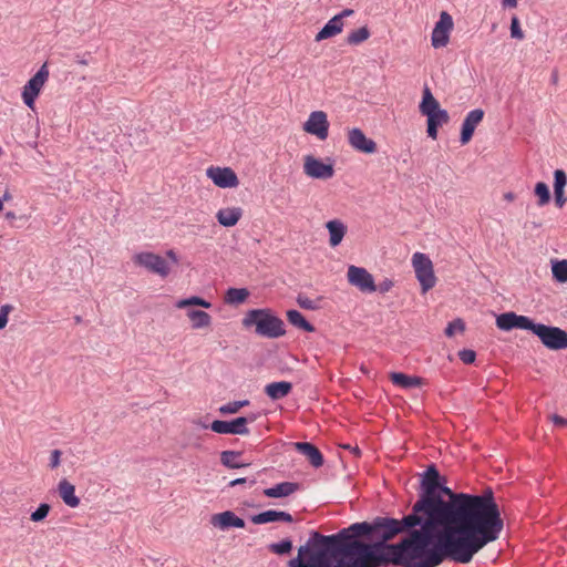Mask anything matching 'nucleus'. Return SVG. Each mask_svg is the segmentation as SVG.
I'll list each match as a JSON object with an SVG mask.
<instances>
[{"instance_id": "obj_43", "label": "nucleus", "mask_w": 567, "mask_h": 567, "mask_svg": "<svg viewBox=\"0 0 567 567\" xmlns=\"http://www.w3.org/2000/svg\"><path fill=\"white\" fill-rule=\"evenodd\" d=\"M51 509V506L48 503H42L39 507L31 513L30 519L34 523L42 522L47 518Z\"/></svg>"}, {"instance_id": "obj_42", "label": "nucleus", "mask_w": 567, "mask_h": 567, "mask_svg": "<svg viewBox=\"0 0 567 567\" xmlns=\"http://www.w3.org/2000/svg\"><path fill=\"white\" fill-rule=\"evenodd\" d=\"M270 551L277 555L289 554L292 549V542L289 538H285L279 543H272L269 545Z\"/></svg>"}, {"instance_id": "obj_51", "label": "nucleus", "mask_w": 567, "mask_h": 567, "mask_svg": "<svg viewBox=\"0 0 567 567\" xmlns=\"http://www.w3.org/2000/svg\"><path fill=\"white\" fill-rule=\"evenodd\" d=\"M60 457H61L60 450H53L51 452L50 464H49L51 468H55L60 465Z\"/></svg>"}, {"instance_id": "obj_58", "label": "nucleus", "mask_w": 567, "mask_h": 567, "mask_svg": "<svg viewBox=\"0 0 567 567\" xmlns=\"http://www.w3.org/2000/svg\"><path fill=\"white\" fill-rule=\"evenodd\" d=\"M167 257L171 258L172 260V264H177V258H176V255L173 250H168L167 251Z\"/></svg>"}, {"instance_id": "obj_25", "label": "nucleus", "mask_w": 567, "mask_h": 567, "mask_svg": "<svg viewBox=\"0 0 567 567\" xmlns=\"http://www.w3.org/2000/svg\"><path fill=\"white\" fill-rule=\"evenodd\" d=\"M326 227L329 231L330 246L337 247L340 245L347 233V226L339 219H332L326 224Z\"/></svg>"}, {"instance_id": "obj_39", "label": "nucleus", "mask_w": 567, "mask_h": 567, "mask_svg": "<svg viewBox=\"0 0 567 567\" xmlns=\"http://www.w3.org/2000/svg\"><path fill=\"white\" fill-rule=\"evenodd\" d=\"M535 195L538 197V205L544 206L549 203L550 200V192L549 187L544 182H538L535 185Z\"/></svg>"}, {"instance_id": "obj_22", "label": "nucleus", "mask_w": 567, "mask_h": 567, "mask_svg": "<svg viewBox=\"0 0 567 567\" xmlns=\"http://www.w3.org/2000/svg\"><path fill=\"white\" fill-rule=\"evenodd\" d=\"M300 489V484L296 482H281L272 487H268L264 491L265 496L270 498L287 497L295 492Z\"/></svg>"}, {"instance_id": "obj_36", "label": "nucleus", "mask_w": 567, "mask_h": 567, "mask_svg": "<svg viewBox=\"0 0 567 567\" xmlns=\"http://www.w3.org/2000/svg\"><path fill=\"white\" fill-rule=\"evenodd\" d=\"M550 262H551L553 278L558 282H566L567 281V259H563V260L553 259Z\"/></svg>"}, {"instance_id": "obj_16", "label": "nucleus", "mask_w": 567, "mask_h": 567, "mask_svg": "<svg viewBox=\"0 0 567 567\" xmlns=\"http://www.w3.org/2000/svg\"><path fill=\"white\" fill-rule=\"evenodd\" d=\"M412 265L420 284H432L434 280L433 264L425 254L415 252L412 256Z\"/></svg>"}, {"instance_id": "obj_35", "label": "nucleus", "mask_w": 567, "mask_h": 567, "mask_svg": "<svg viewBox=\"0 0 567 567\" xmlns=\"http://www.w3.org/2000/svg\"><path fill=\"white\" fill-rule=\"evenodd\" d=\"M249 296V291L246 288H229L226 291L225 300L229 305L243 303Z\"/></svg>"}, {"instance_id": "obj_14", "label": "nucleus", "mask_w": 567, "mask_h": 567, "mask_svg": "<svg viewBox=\"0 0 567 567\" xmlns=\"http://www.w3.org/2000/svg\"><path fill=\"white\" fill-rule=\"evenodd\" d=\"M303 130L319 140L324 141L329 134V122L323 111H313L303 124Z\"/></svg>"}, {"instance_id": "obj_29", "label": "nucleus", "mask_w": 567, "mask_h": 567, "mask_svg": "<svg viewBox=\"0 0 567 567\" xmlns=\"http://www.w3.org/2000/svg\"><path fill=\"white\" fill-rule=\"evenodd\" d=\"M347 278L349 284H374L373 276L362 267L349 266Z\"/></svg>"}, {"instance_id": "obj_63", "label": "nucleus", "mask_w": 567, "mask_h": 567, "mask_svg": "<svg viewBox=\"0 0 567 567\" xmlns=\"http://www.w3.org/2000/svg\"><path fill=\"white\" fill-rule=\"evenodd\" d=\"M247 417H248V423H251V422L256 421V419H257V414L252 413V414H250V415H249V416H247Z\"/></svg>"}, {"instance_id": "obj_37", "label": "nucleus", "mask_w": 567, "mask_h": 567, "mask_svg": "<svg viewBox=\"0 0 567 567\" xmlns=\"http://www.w3.org/2000/svg\"><path fill=\"white\" fill-rule=\"evenodd\" d=\"M370 37V31L367 27H361L353 30L348 34L347 43L351 45H358L365 41Z\"/></svg>"}, {"instance_id": "obj_30", "label": "nucleus", "mask_w": 567, "mask_h": 567, "mask_svg": "<svg viewBox=\"0 0 567 567\" xmlns=\"http://www.w3.org/2000/svg\"><path fill=\"white\" fill-rule=\"evenodd\" d=\"M286 317H287V320L288 322L302 330V331H306V332H313L316 330L315 326L312 323H310L306 318L305 316L296 310V309H290L286 312Z\"/></svg>"}, {"instance_id": "obj_4", "label": "nucleus", "mask_w": 567, "mask_h": 567, "mask_svg": "<svg viewBox=\"0 0 567 567\" xmlns=\"http://www.w3.org/2000/svg\"><path fill=\"white\" fill-rule=\"evenodd\" d=\"M241 324L245 329L255 328V333L267 339H278L286 334L284 320L276 316L270 308H258L248 310Z\"/></svg>"}, {"instance_id": "obj_11", "label": "nucleus", "mask_w": 567, "mask_h": 567, "mask_svg": "<svg viewBox=\"0 0 567 567\" xmlns=\"http://www.w3.org/2000/svg\"><path fill=\"white\" fill-rule=\"evenodd\" d=\"M453 29V19L446 11H442L440 20L435 23L432 31L431 42L435 49L446 47L450 40V33Z\"/></svg>"}, {"instance_id": "obj_32", "label": "nucleus", "mask_w": 567, "mask_h": 567, "mask_svg": "<svg viewBox=\"0 0 567 567\" xmlns=\"http://www.w3.org/2000/svg\"><path fill=\"white\" fill-rule=\"evenodd\" d=\"M186 315L192 322L193 329H202L212 324V317L206 311L189 309Z\"/></svg>"}, {"instance_id": "obj_40", "label": "nucleus", "mask_w": 567, "mask_h": 567, "mask_svg": "<svg viewBox=\"0 0 567 567\" xmlns=\"http://www.w3.org/2000/svg\"><path fill=\"white\" fill-rule=\"evenodd\" d=\"M249 400H241V401H233L228 402L221 406H219L218 411L219 413L226 415V414H235L237 413L241 408L249 405Z\"/></svg>"}, {"instance_id": "obj_59", "label": "nucleus", "mask_w": 567, "mask_h": 567, "mask_svg": "<svg viewBox=\"0 0 567 567\" xmlns=\"http://www.w3.org/2000/svg\"><path fill=\"white\" fill-rule=\"evenodd\" d=\"M504 199L508 202H513L515 199V195L512 192H507L504 194Z\"/></svg>"}, {"instance_id": "obj_13", "label": "nucleus", "mask_w": 567, "mask_h": 567, "mask_svg": "<svg viewBox=\"0 0 567 567\" xmlns=\"http://www.w3.org/2000/svg\"><path fill=\"white\" fill-rule=\"evenodd\" d=\"M303 172L307 176L316 179H329L334 175L332 164H326L312 155L305 156Z\"/></svg>"}, {"instance_id": "obj_23", "label": "nucleus", "mask_w": 567, "mask_h": 567, "mask_svg": "<svg viewBox=\"0 0 567 567\" xmlns=\"http://www.w3.org/2000/svg\"><path fill=\"white\" fill-rule=\"evenodd\" d=\"M243 216V209L240 207H227L221 208L217 212L216 218L221 226L233 227Z\"/></svg>"}, {"instance_id": "obj_55", "label": "nucleus", "mask_w": 567, "mask_h": 567, "mask_svg": "<svg viewBox=\"0 0 567 567\" xmlns=\"http://www.w3.org/2000/svg\"><path fill=\"white\" fill-rule=\"evenodd\" d=\"M245 483H247V478L246 477H239V478H235V480L230 481L228 486L234 487L236 485H241V484H245Z\"/></svg>"}, {"instance_id": "obj_33", "label": "nucleus", "mask_w": 567, "mask_h": 567, "mask_svg": "<svg viewBox=\"0 0 567 567\" xmlns=\"http://www.w3.org/2000/svg\"><path fill=\"white\" fill-rule=\"evenodd\" d=\"M323 301L324 297L321 295L310 298L306 293H298L296 298L298 306L305 310H319L322 308Z\"/></svg>"}, {"instance_id": "obj_49", "label": "nucleus", "mask_w": 567, "mask_h": 567, "mask_svg": "<svg viewBox=\"0 0 567 567\" xmlns=\"http://www.w3.org/2000/svg\"><path fill=\"white\" fill-rule=\"evenodd\" d=\"M362 293H372L379 291L380 293H385L390 290L391 286H358Z\"/></svg>"}, {"instance_id": "obj_12", "label": "nucleus", "mask_w": 567, "mask_h": 567, "mask_svg": "<svg viewBox=\"0 0 567 567\" xmlns=\"http://www.w3.org/2000/svg\"><path fill=\"white\" fill-rule=\"evenodd\" d=\"M534 320L527 316L517 315L515 312H504L496 318V326L503 331L513 329L532 331Z\"/></svg>"}, {"instance_id": "obj_9", "label": "nucleus", "mask_w": 567, "mask_h": 567, "mask_svg": "<svg viewBox=\"0 0 567 567\" xmlns=\"http://www.w3.org/2000/svg\"><path fill=\"white\" fill-rule=\"evenodd\" d=\"M49 78L48 64L44 63L38 72L27 82L23 86L22 91V100L24 104L32 109L34 105V101L39 95L42 86L47 82Z\"/></svg>"}, {"instance_id": "obj_6", "label": "nucleus", "mask_w": 567, "mask_h": 567, "mask_svg": "<svg viewBox=\"0 0 567 567\" xmlns=\"http://www.w3.org/2000/svg\"><path fill=\"white\" fill-rule=\"evenodd\" d=\"M535 334L540 342L549 350H564L567 349V331L544 323H537L534 321L530 331Z\"/></svg>"}, {"instance_id": "obj_15", "label": "nucleus", "mask_w": 567, "mask_h": 567, "mask_svg": "<svg viewBox=\"0 0 567 567\" xmlns=\"http://www.w3.org/2000/svg\"><path fill=\"white\" fill-rule=\"evenodd\" d=\"M206 174L216 186L221 188H233L239 184L236 173L230 167L210 166Z\"/></svg>"}, {"instance_id": "obj_20", "label": "nucleus", "mask_w": 567, "mask_h": 567, "mask_svg": "<svg viewBox=\"0 0 567 567\" xmlns=\"http://www.w3.org/2000/svg\"><path fill=\"white\" fill-rule=\"evenodd\" d=\"M292 446L297 452L306 456L315 468H319L323 465V455L315 444L310 442H293Z\"/></svg>"}, {"instance_id": "obj_60", "label": "nucleus", "mask_w": 567, "mask_h": 567, "mask_svg": "<svg viewBox=\"0 0 567 567\" xmlns=\"http://www.w3.org/2000/svg\"><path fill=\"white\" fill-rule=\"evenodd\" d=\"M17 218L16 214L13 212H7L6 213V219L12 221Z\"/></svg>"}, {"instance_id": "obj_45", "label": "nucleus", "mask_w": 567, "mask_h": 567, "mask_svg": "<svg viewBox=\"0 0 567 567\" xmlns=\"http://www.w3.org/2000/svg\"><path fill=\"white\" fill-rule=\"evenodd\" d=\"M567 185V175L563 169L554 172V189H565Z\"/></svg>"}, {"instance_id": "obj_1", "label": "nucleus", "mask_w": 567, "mask_h": 567, "mask_svg": "<svg viewBox=\"0 0 567 567\" xmlns=\"http://www.w3.org/2000/svg\"><path fill=\"white\" fill-rule=\"evenodd\" d=\"M445 483L443 478L422 518L446 559L468 564L499 538L504 519L491 487L468 494L454 492Z\"/></svg>"}, {"instance_id": "obj_5", "label": "nucleus", "mask_w": 567, "mask_h": 567, "mask_svg": "<svg viewBox=\"0 0 567 567\" xmlns=\"http://www.w3.org/2000/svg\"><path fill=\"white\" fill-rule=\"evenodd\" d=\"M443 478L444 477L440 475V472L434 464L427 466V468L422 474L419 498L412 505V509L415 513L422 516L431 499L434 497L436 488Z\"/></svg>"}, {"instance_id": "obj_48", "label": "nucleus", "mask_w": 567, "mask_h": 567, "mask_svg": "<svg viewBox=\"0 0 567 567\" xmlns=\"http://www.w3.org/2000/svg\"><path fill=\"white\" fill-rule=\"evenodd\" d=\"M13 310V307L9 303L1 306L0 308V330L4 329L8 323V316Z\"/></svg>"}, {"instance_id": "obj_19", "label": "nucleus", "mask_w": 567, "mask_h": 567, "mask_svg": "<svg viewBox=\"0 0 567 567\" xmlns=\"http://www.w3.org/2000/svg\"><path fill=\"white\" fill-rule=\"evenodd\" d=\"M210 524L221 530L229 528H244L246 523L231 511H225L212 516Z\"/></svg>"}, {"instance_id": "obj_44", "label": "nucleus", "mask_w": 567, "mask_h": 567, "mask_svg": "<svg viewBox=\"0 0 567 567\" xmlns=\"http://www.w3.org/2000/svg\"><path fill=\"white\" fill-rule=\"evenodd\" d=\"M465 330V323L462 319L457 318L446 326L444 333L446 337L451 338L455 334L456 331L463 332Z\"/></svg>"}, {"instance_id": "obj_28", "label": "nucleus", "mask_w": 567, "mask_h": 567, "mask_svg": "<svg viewBox=\"0 0 567 567\" xmlns=\"http://www.w3.org/2000/svg\"><path fill=\"white\" fill-rule=\"evenodd\" d=\"M343 29V22L339 17H332L323 28L317 33L316 41H322L339 34Z\"/></svg>"}, {"instance_id": "obj_52", "label": "nucleus", "mask_w": 567, "mask_h": 567, "mask_svg": "<svg viewBox=\"0 0 567 567\" xmlns=\"http://www.w3.org/2000/svg\"><path fill=\"white\" fill-rule=\"evenodd\" d=\"M550 420L553 421V423L556 425V426H559V427H565L567 426V419L558 415V414H553L550 416Z\"/></svg>"}, {"instance_id": "obj_41", "label": "nucleus", "mask_w": 567, "mask_h": 567, "mask_svg": "<svg viewBox=\"0 0 567 567\" xmlns=\"http://www.w3.org/2000/svg\"><path fill=\"white\" fill-rule=\"evenodd\" d=\"M189 306H200L203 308H210L212 303L200 297H197V296L181 299L176 303L177 308H186Z\"/></svg>"}, {"instance_id": "obj_54", "label": "nucleus", "mask_w": 567, "mask_h": 567, "mask_svg": "<svg viewBox=\"0 0 567 567\" xmlns=\"http://www.w3.org/2000/svg\"><path fill=\"white\" fill-rule=\"evenodd\" d=\"M353 13H354V11L352 9H344L340 13L336 14L334 17H339L340 18V22H343V19L346 17H350Z\"/></svg>"}, {"instance_id": "obj_27", "label": "nucleus", "mask_w": 567, "mask_h": 567, "mask_svg": "<svg viewBox=\"0 0 567 567\" xmlns=\"http://www.w3.org/2000/svg\"><path fill=\"white\" fill-rule=\"evenodd\" d=\"M292 390V384L288 381L272 382L265 386V393L274 401L287 396Z\"/></svg>"}, {"instance_id": "obj_46", "label": "nucleus", "mask_w": 567, "mask_h": 567, "mask_svg": "<svg viewBox=\"0 0 567 567\" xmlns=\"http://www.w3.org/2000/svg\"><path fill=\"white\" fill-rule=\"evenodd\" d=\"M458 358L463 363L472 364L476 359V353L471 349H463L458 351Z\"/></svg>"}, {"instance_id": "obj_57", "label": "nucleus", "mask_w": 567, "mask_h": 567, "mask_svg": "<svg viewBox=\"0 0 567 567\" xmlns=\"http://www.w3.org/2000/svg\"><path fill=\"white\" fill-rule=\"evenodd\" d=\"M0 199H2V203L4 200H10L12 199V195L11 193L9 192V189H6L4 193L2 194V196L0 197Z\"/></svg>"}, {"instance_id": "obj_2", "label": "nucleus", "mask_w": 567, "mask_h": 567, "mask_svg": "<svg viewBox=\"0 0 567 567\" xmlns=\"http://www.w3.org/2000/svg\"><path fill=\"white\" fill-rule=\"evenodd\" d=\"M334 535L392 567H437L446 559L435 535H431L422 516L412 508L401 518L377 516L371 522L353 523Z\"/></svg>"}, {"instance_id": "obj_7", "label": "nucleus", "mask_w": 567, "mask_h": 567, "mask_svg": "<svg viewBox=\"0 0 567 567\" xmlns=\"http://www.w3.org/2000/svg\"><path fill=\"white\" fill-rule=\"evenodd\" d=\"M316 530H312L306 545L300 546L298 556L289 561V567H317L320 559L326 558V554L317 557L320 553L321 543L315 538Z\"/></svg>"}, {"instance_id": "obj_18", "label": "nucleus", "mask_w": 567, "mask_h": 567, "mask_svg": "<svg viewBox=\"0 0 567 567\" xmlns=\"http://www.w3.org/2000/svg\"><path fill=\"white\" fill-rule=\"evenodd\" d=\"M483 117L484 111L482 109H475L467 113L461 128L460 142L462 145H466L472 140L475 128Z\"/></svg>"}, {"instance_id": "obj_56", "label": "nucleus", "mask_w": 567, "mask_h": 567, "mask_svg": "<svg viewBox=\"0 0 567 567\" xmlns=\"http://www.w3.org/2000/svg\"><path fill=\"white\" fill-rule=\"evenodd\" d=\"M502 6L504 8H516L517 7V0H502Z\"/></svg>"}, {"instance_id": "obj_26", "label": "nucleus", "mask_w": 567, "mask_h": 567, "mask_svg": "<svg viewBox=\"0 0 567 567\" xmlns=\"http://www.w3.org/2000/svg\"><path fill=\"white\" fill-rule=\"evenodd\" d=\"M390 379L394 385L403 389H412L421 386L424 383V379L416 375H408L402 372H392Z\"/></svg>"}, {"instance_id": "obj_50", "label": "nucleus", "mask_w": 567, "mask_h": 567, "mask_svg": "<svg viewBox=\"0 0 567 567\" xmlns=\"http://www.w3.org/2000/svg\"><path fill=\"white\" fill-rule=\"evenodd\" d=\"M554 195H555L556 206L561 208L567 203V197L565 196V189H554Z\"/></svg>"}, {"instance_id": "obj_53", "label": "nucleus", "mask_w": 567, "mask_h": 567, "mask_svg": "<svg viewBox=\"0 0 567 567\" xmlns=\"http://www.w3.org/2000/svg\"><path fill=\"white\" fill-rule=\"evenodd\" d=\"M426 133H427V136L433 138V140H436L437 138V130L439 127L435 126L433 123L431 122H426Z\"/></svg>"}, {"instance_id": "obj_24", "label": "nucleus", "mask_w": 567, "mask_h": 567, "mask_svg": "<svg viewBox=\"0 0 567 567\" xmlns=\"http://www.w3.org/2000/svg\"><path fill=\"white\" fill-rule=\"evenodd\" d=\"M58 492L62 501L70 507H78L80 498L75 495V487L68 480L63 478L58 485Z\"/></svg>"}, {"instance_id": "obj_47", "label": "nucleus", "mask_w": 567, "mask_h": 567, "mask_svg": "<svg viewBox=\"0 0 567 567\" xmlns=\"http://www.w3.org/2000/svg\"><path fill=\"white\" fill-rule=\"evenodd\" d=\"M511 37L514 39L522 40L524 38V33L519 25V20L517 17L512 18L511 22Z\"/></svg>"}, {"instance_id": "obj_3", "label": "nucleus", "mask_w": 567, "mask_h": 567, "mask_svg": "<svg viewBox=\"0 0 567 567\" xmlns=\"http://www.w3.org/2000/svg\"><path fill=\"white\" fill-rule=\"evenodd\" d=\"M315 538L321 543L320 553L317 557L326 554V556L333 558H349L348 567H392V565L375 556L363 553L364 550H362V548L350 542L338 538L336 535L324 536L320 533H315Z\"/></svg>"}, {"instance_id": "obj_38", "label": "nucleus", "mask_w": 567, "mask_h": 567, "mask_svg": "<svg viewBox=\"0 0 567 567\" xmlns=\"http://www.w3.org/2000/svg\"><path fill=\"white\" fill-rule=\"evenodd\" d=\"M450 121V115L446 110L440 109L429 115H426V122L433 123L435 126L441 127L444 124H447Z\"/></svg>"}, {"instance_id": "obj_21", "label": "nucleus", "mask_w": 567, "mask_h": 567, "mask_svg": "<svg viewBox=\"0 0 567 567\" xmlns=\"http://www.w3.org/2000/svg\"><path fill=\"white\" fill-rule=\"evenodd\" d=\"M251 522L257 525L274 523V522H285L292 523L293 518L291 514L282 511L268 509L250 517Z\"/></svg>"}, {"instance_id": "obj_61", "label": "nucleus", "mask_w": 567, "mask_h": 567, "mask_svg": "<svg viewBox=\"0 0 567 567\" xmlns=\"http://www.w3.org/2000/svg\"><path fill=\"white\" fill-rule=\"evenodd\" d=\"M557 81H558V74H557V72L555 71V72H553V74H551V83H553V84H556V83H557Z\"/></svg>"}, {"instance_id": "obj_8", "label": "nucleus", "mask_w": 567, "mask_h": 567, "mask_svg": "<svg viewBox=\"0 0 567 567\" xmlns=\"http://www.w3.org/2000/svg\"><path fill=\"white\" fill-rule=\"evenodd\" d=\"M133 261L135 265L145 268L147 271L157 274L161 277H166L171 270L168 261L156 254L153 252H140L133 257Z\"/></svg>"}, {"instance_id": "obj_34", "label": "nucleus", "mask_w": 567, "mask_h": 567, "mask_svg": "<svg viewBox=\"0 0 567 567\" xmlns=\"http://www.w3.org/2000/svg\"><path fill=\"white\" fill-rule=\"evenodd\" d=\"M241 454H243L241 451H231V450L223 451L220 453V463L223 466L230 468V470L246 467V466H248V464L236 462V458H238Z\"/></svg>"}, {"instance_id": "obj_62", "label": "nucleus", "mask_w": 567, "mask_h": 567, "mask_svg": "<svg viewBox=\"0 0 567 567\" xmlns=\"http://www.w3.org/2000/svg\"><path fill=\"white\" fill-rule=\"evenodd\" d=\"M433 286H421L422 295H425Z\"/></svg>"}, {"instance_id": "obj_10", "label": "nucleus", "mask_w": 567, "mask_h": 567, "mask_svg": "<svg viewBox=\"0 0 567 567\" xmlns=\"http://www.w3.org/2000/svg\"><path fill=\"white\" fill-rule=\"evenodd\" d=\"M248 417L238 416L230 421L215 420L210 425L203 424L204 429H210L218 434L248 435L250 430L247 426Z\"/></svg>"}, {"instance_id": "obj_31", "label": "nucleus", "mask_w": 567, "mask_h": 567, "mask_svg": "<svg viewBox=\"0 0 567 567\" xmlns=\"http://www.w3.org/2000/svg\"><path fill=\"white\" fill-rule=\"evenodd\" d=\"M419 107H420L421 114L424 116L441 109L440 103L433 96V94L427 85H425L423 89L422 101H421Z\"/></svg>"}, {"instance_id": "obj_17", "label": "nucleus", "mask_w": 567, "mask_h": 567, "mask_svg": "<svg viewBox=\"0 0 567 567\" xmlns=\"http://www.w3.org/2000/svg\"><path fill=\"white\" fill-rule=\"evenodd\" d=\"M348 143L353 150L364 154H373L377 152V143L367 137L363 131L358 127L348 131Z\"/></svg>"}, {"instance_id": "obj_64", "label": "nucleus", "mask_w": 567, "mask_h": 567, "mask_svg": "<svg viewBox=\"0 0 567 567\" xmlns=\"http://www.w3.org/2000/svg\"><path fill=\"white\" fill-rule=\"evenodd\" d=\"M76 62H78L79 64H82V65H86V64H87V60H85V59H80L79 56H78Z\"/></svg>"}]
</instances>
